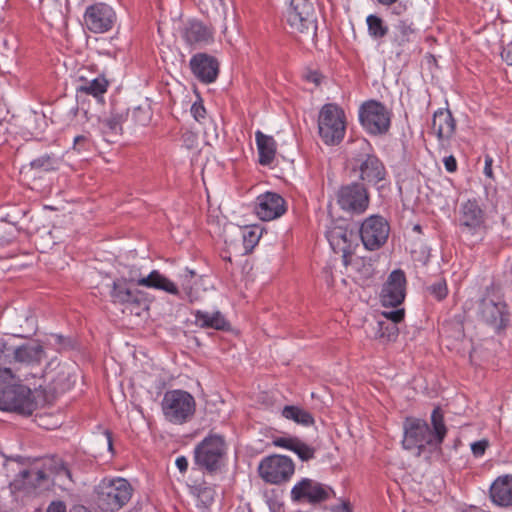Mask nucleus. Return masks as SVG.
<instances>
[{"instance_id":"f257e3e1","label":"nucleus","mask_w":512,"mask_h":512,"mask_svg":"<svg viewBox=\"0 0 512 512\" xmlns=\"http://www.w3.org/2000/svg\"><path fill=\"white\" fill-rule=\"evenodd\" d=\"M72 347L70 338L62 335H51L48 342L34 341V367L45 362L44 368L34 371V408L51 404L58 394L72 388L76 382V373L70 367L62 366L57 373L54 370L60 366L56 356H50L49 351H61Z\"/></svg>"},{"instance_id":"f03ea898","label":"nucleus","mask_w":512,"mask_h":512,"mask_svg":"<svg viewBox=\"0 0 512 512\" xmlns=\"http://www.w3.org/2000/svg\"><path fill=\"white\" fill-rule=\"evenodd\" d=\"M431 426L426 420L407 417L403 423L404 438L402 445L405 450H415L417 457L424 456L430 459L434 450H440L447 435V427L444 421V412L436 406L430 416Z\"/></svg>"},{"instance_id":"7ed1b4c3","label":"nucleus","mask_w":512,"mask_h":512,"mask_svg":"<svg viewBox=\"0 0 512 512\" xmlns=\"http://www.w3.org/2000/svg\"><path fill=\"white\" fill-rule=\"evenodd\" d=\"M133 488L128 480L103 478L93 490V502L100 512H117L131 499Z\"/></svg>"},{"instance_id":"20e7f679","label":"nucleus","mask_w":512,"mask_h":512,"mask_svg":"<svg viewBox=\"0 0 512 512\" xmlns=\"http://www.w3.org/2000/svg\"><path fill=\"white\" fill-rule=\"evenodd\" d=\"M34 490H50L55 479L67 488L74 483L72 473L63 460L56 456L34 457Z\"/></svg>"},{"instance_id":"39448f33","label":"nucleus","mask_w":512,"mask_h":512,"mask_svg":"<svg viewBox=\"0 0 512 512\" xmlns=\"http://www.w3.org/2000/svg\"><path fill=\"white\" fill-rule=\"evenodd\" d=\"M161 408L165 419L181 425L192 419L196 411L195 398L187 391L175 389L166 391Z\"/></svg>"},{"instance_id":"423d86ee","label":"nucleus","mask_w":512,"mask_h":512,"mask_svg":"<svg viewBox=\"0 0 512 512\" xmlns=\"http://www.w3.org/2000/svg\"><path fill=\"white\" fill-rule=\"evenodd\" d=\"M346 114L334 103L322 106L318 116V130L322 141L327 145L339 144L346 133Z\"/></svg>"},{"instance_id":"0eeeda50","label":"nucleus","mask_w":512,"mask_h":512,"mask_svg":"<svg viewBox=\"0 0 512 512\" xmlns=\"http://www.w3.org/2000/svg\"><path fill=\"white\" fill-rule=\"evenodd\" d=\"M479 317L495 330L504 329L510 319L507 304L500 291L494 286L488 287L478 303Z\"/></svg>"},{"instance_id":"6e6552de","label":"nucleus","mask_w":512,"mask_h":512,"mask_svg":"<svg viewBox=\"0 0 512 512\" xmlns=\"http://www.w3.org/2000/svg\"><path fill=\"white\" fill-rule=\"evenodd\" d=\"M227 446L223 436L209 434L194 449L195 464L209 473H215L222 465Z\"/></svg>"},{"instance_id":"1a4fd4ad","label":"nucleus","mask_w":512,"mask_h":512,"mask_svg":"<svg viewBox=\"0 0 512 512\" xmlns=\"http://www.w3.org/2000/svg\"><path fill=\"white\" fill-rule=\"evenodd\" d=\"M15 379L14 381H16ZM7 380L0 389V410L15 412L23 416L32 415V390L21 383Z\"/></svg>"},{"instance_id":"9d476101","label":"nucleus","mask_w":512,"mask_h":512,"mask_svg":"<svg viewBox=\"0 0 512 512\" xmlns=\"http://www.w3.org/2000/svg\"><path fill=\"white\" fill-rule=\"evenodd\" d=\"M358 117L364 130L371 135L385 134L390 128V112L379 101L364 102L359 107Z\"/></svg>"},{"instance_id":"9b49d317","label":"nucleus","mask_w":512,"mask_h":512,"mask_svg":"<svg viewBox=\"0 0 512 512\" xmlns=\"http://www.w3.org/2000/svg\"><path fill=\"white\" fill-rule=\"evenodd\" d=\"M285 19L294 31L311 36L316 35L317 19L314 7L308 0H291Z\"/></svg>"},{"instance_id":"f8f14e48","label":"nucleus","mask_w":512,"mask_h":512,"mask_svg":"<svg viewBox=\"0 0 512 512\" xmlns=\"http://www.w3.org/2000/svg\"><path fill=\"white\" fill-rule=\"evenodd\" d=\"M4 467L13 474L9 483L11 493L15 496L29 495L32 490V461L29 457L10 456L6 458Z\"/></svg>"},{"instance_id":"ddd939ff","label":"nucleus","mask_w":512,"mask_h":512,"mask_svg":"<svg viewBox=\"0 0 512 512\" xmlns=\"http://www.w3.org/2000/svg\"><path fill=\"white\" fill-rule=\"evenodd\" d=\"M459 227L461 234L472 242L483 239L486 233L484 211L476 200L463 203L460 210Z\"/></svg>"},{"instance_id":"4468645a","label":"nucleus","mask_w":512,"mask_h":512,"mask_svg":"<svg viewBox=\"0 0 512 512\" xmlns=\"http://www.w3.org/2000/svg\"><path fill=\"white\" fill-rule=\"evenodd\" d=\"M295 471L292 459L284 455H271L261 460L259 476L267 483L282 484L290 480Z\"/></svg>"},{"instance_id":"2eb2a0df","label":"nucleus","mask_w":512,"mask_h":512,"mask_svg":"<svg viewBox=\"0 0 512 512\" xmlns=\"http://www.w3.org/2000/svg\"><path fill=\"white\" fill-rule=\"evenodd\" d=\"M389 232L390 226L386 219L379 215H372L361 224L359 236L364 247L374 251L386 243Z\"/></svg>"},{"instance_id":"dca6fc26","label":"nucleus","mask_w":512,"mask_h":512,"mask_svg":"<svg viewBox=\"0 0 512 512\" xmlns=\"http://www.w3.org/2000/svg\"><path fill=\"white\" fill-rule=\"evenodd\" d=\"M333 493L332 488L313 479L303 478L291 490V500L294 503L319 504L328 500Z\"/></svg>"},{"instance_id":"f3484780","label":"nucleus","mask_w":512,"mask_h":512,"mask_svg":"<svg viewBox=\"0 0 512 512\" xmlns=\"http://www.w3.org/2000/svg\"><path fill=\"white\" fill-rule=\"evenodd\" d=\"M337 202L343 210L352 214H361L369 205L368 192L358 183L345 185L337 193Z\"/></svg>"},{"instance_id":"a211bd4d","label":"nucleus","mask_w":512,"mask_h":512,"mask_svg":"<svg viewBox=\"0 0 512 512\" xmlns=\"http://www.w3.org/2000/svg\"><path fill=\"white\" fill-rule=\"evenodd\" d=\"M116 14L111 6L96 3L86 8L84 22L87 29L93 33H105L112 29Z\"/></svg>"},{"instance_id":"6ab92c4d","label":"nucleus","mask_w":512,"mask_h":512,"mask_svg":"<svg viewBox=\"0 0 512 512\" xmlns=\"http://www.w3.org/2000/svg\"><path fill=\"white\" fill-rule=\"evenodd\" d=\"M406 295V276L401 269L394 270L388 276L381 290V302L386 307H397Z\"/></svg>"},{"instance_id":"aec40b11","label":"nucleus","mask_w":512,"mask_h":512,"mask_svg":"<svg viewBox=\"0 0 512 512\" xmlns=\"http://www.w3.org/2000/svg\"><path fill=\"white\" fill-rule=\"evenodd\" d=\"M286 201L278 193L266 192L256 198L254 211L259 219L270 221L286 212Z\"/></svg>"},{"instance_id":"412c9836","label":"nucleus","mask_w":512,"mask_h":512,"mask_svg":"<svg viewBox=\"0 0 512 512\" xmlns=\"http://www.w3.org/2000/svg\"><path fill=\"white\" fill-rule=\"evenodd\" d=\"M126 280L130 283H136L139 286L158 289L175 296H180L179 289L175 283L157 270H153L147 276H142L138 269H132Z\"/></svg>"},{"instance_id":"4be33fe9","label":"nucleus","mask_w":512,"mask_h":512,"mask_svg":"<svg viewBox=\"0 0 512 512\" xmlns=\"http://www.w3.org/2000/svg\"><path fill=\"white\" fill-rule=\"evenodd\" d=\"M190 68L193 75L202 83L215 82L219 73V63L206 53H197L190 59Z\"/></svg>"},{"instance_id":"5701e85b","label":"nucleus","mask_w":512,"mask_h":512,"mask_svg":"<svg viewBox=\"0 0 512 512\" xmlns=\"http://www.w3.org/2000/svg\"><path fill=\"white\" fill-rule=\"evenodd\" d=\"M181 37L191 47H202L213 40V33L210 27L197 19H189L183 23Z\"/></svg>"},{"instance_id":"b1692460","label":"nucleus","mask_w":512,"mask_h":512,"mask_svg":"<svg viewBox=\"0 0 512 512\" xmlns=\"http://www.w3.org/2000/svg\"><path fill=\"white\" fill-rule=\"evenodd\" d=\"M356 235L352 230L340 226L334 227L328 232V240L335 252H341L345 265L348 264L347 258L352 254L353 242Z\"/></svg>"},{"instance_id":"393cba45","label":"nucleus","mask_w":512,"mask_h":512,"mask_svg":"<svg viewBox=\"0 0 512 512\" xmlns=\"http://www.w3.org/2000/svg\"><path fill=\"white\" fill-rule=\"evenodd\" d=\"M491 501L500 507L512 506V475L497 477L490 486Z\"/></svg>"},{"instance_id":"a878e982","label":"nucleus","mask_w":512,"mask_h":512,"mask_svg":"<svg viewBox=\"0 0 512 512\" xmlns=\"http://www.w3.org/2000/svg\"><path fill=\"white\" fill-rule=\"evenodd\" d=\"M111 301L115 304H137L142 301V293L128 286L126 278L117 279L110 291Z\"/></svg>"},{"instance_id":"bb28decb","label":"nucleus","mask_w":512,"mask_h":512,"mask_svg":"<svg viewBox=\"0 0 512 512\" xmlns=\"http://www.w3.org/2000/svg\"><path fill=\"white\" fill-rule=\"evenodd\" d=\"M273 445L293 451L302 461H309L315 457V448L297 437H277L273 440Z\"/></svg>"},{"instance_id":"cd10ccee","label":"nucleus","mask_w":512,"mask_h":512,"mask_svg":"<svg viewBox=\"0 0 512 512\" xmlns=\"http://www.w3.org/2000/svg\"><path fill=\"white\" fill-rule=\"evenodd\" d=\"M195 317V325L204 329H215L220 331H227L230 329V323L220 311L213 313L196 310L193 312Z\"/></svg>"},{"instance_id":"c85d7f7f","label":"nucleus","mask_w":512,"mask_h":512,"mask_svg":"<svg viewBox=\"0 0 512 512\" xmlns=\"http://www.w3.org/2000/svg\"><path fill=\"white\" fill-rule=\"evenodd\" d=\"M0 379L3 382L15 380L21 382L22 379L13 372V354L11 343L5 338H0Z\"/></svg>"},{"instance_id":"c756f323","label":"nucleus","mask_w":512,"mask_h":512,"mask_svg":"<svg viewBox=\"0 0 512 512\" xmlns=\"http://www.w3.org/2000/svg\"><path fill=\"white\" fill-rule=\"evenodd\" d=\"M432 130L439 139L449 138L455 130V121L449 110H437L432 119Z\"/></svg>"},{"instance_id":"7c9ffc66","label":"nucleus","mask_w":512,"mask_h":512,"mask_svg":"<svg viewBox=\"0 0 512 512\" xmlns=\"http://www.w3.org/2000/svg\"><path fill=\"white\" fill-rule=\"evenodd\" d=\"M414 36L413 23L408 19H401L393 27L391 41L393 45L403 48L407 43L413 41Z\"/></svg>"},{"instance_id":"2f4dec72","label":"nucleus","mask_w":512,"mask_h":512,"mask_svg":"<svg viewBox=\"0 0 512 512\" xmlns=\"http://www.w3.org/2000/svg\"><path fill=\"white\" fill-rule=\"evenodd\" d=\"M126 118L127 115L123 112H113L100 120V128L109 141H113L114 137L121 134L122 124Z\"/></svg>"},{"instance_id":"473e14b6","label":"nucleus","mask_w":512,"mask_h":512,"mask_svg":"<svg viewBox=\"0 0 512 512\" xmlns=\"http://www.w3.org/2000/svg\"><path fill=\"white\" fill-rule=\"evenodd\" d=\"M255 142L259 154L258 160H274L277 144L272 136L266 135L262 131L257 130L255 132Z\"/></svg>"},{"instance_id":"72a5a7b5","label":"nucleus","mask_w":512,"mask_h":512,"mask_svg":"<svg viewBox=\"0 0 512 512\" xmlns=\"http://www.w3.org/2000/svg\"><path fill=\"white\" fill-rule=\"evenodd\" d=\"M360 178L371 184H377L383 180L386 175V170L383 162H362L360 167Z\"/></svg>"},{"instance_id":"f704fd0d","label":"nucleus","mask_w":512,"mask_h":512,"mask_svg":"<svg viewBox=\"0 0 512 512\" xmlns=\"http://www.w3.org/2000/svg\"><path fill=\"white\" fill-rule=\"evenodd\" d=\"M282 416L288 420H292L295 423L303 426H311L314 424V418L307 410L295 406L287 405L282 409Z\"/></svg>"},{"instance_id":"c9c22d12","label":"nucleus","mask_w":512,"mask_h":512,"mask_svg":"<svg viewBox=\"0 0 512 512\" xmlns=\"http://www.w3.org/2000/svg\"><path fill=\"white\" fill-rule=\"evenodd\" d=\"M13 354V372L18 371L17 365H29L32 362V347L28 344L15 346L11 344Z\"/></svg>"},{"instance_id":"e433bc0d","label":"nucleus","mask_w":512,"mask_h":512,"mask_svg":"<svg viewBox=\"0 0 512 512\" xmlns=\"http://www.w3.org/2000/svg\"><path fill=\"white\" fill-rule=\"evenodd\" d=\"M368 34L373 39H381L387 35L389 28L382 18L377 15L370 14L366 18Z\"/></svg>"},{"instance_id":"4c0bfd02","label":"nucleus","mask_w":512,"mask_h":512,"mask_svg":"<svg viewBox=\"0 0 512 512\" xmlns=\"http://www.w3.org/2000/svg\"><path fill=\"white\" fill-rule=\"evenodd\" d=\"M107 89V81L103 77H96L93 80L83 83L79 90L95 97L102 95Z\"/></svg>"},{"instance_id":"58836bf2","label":"nucleus","mask_w":512,"mask_h":512,"mask_svg":"<svg viewBox=\"0 0 512 512\" xmlns=\"http://www.w3.org/2000/svg\"><path fill=\"white\" fill-rule=\"evenodd\" d=\"M399 329L397 324L391 323L389 321H377V331L375 336L381 339H385L387 341L395 340L398 336Z\"/></svg>"},{"instance_id":"ea45409f","label":"nucleus","mask_w":512,"mask_h":512,"mask_svg":"<svg viewBox=\"0 0 512 512\" xmlns=\"http://www.w3.org/2000/svg\"><path fill=\"white\" fill-rule=\"evenodd\" d=\"M354 152H357L353 160H371L372 147L370 143L363 138L357 139L353 143Z\"/></svg>"},{"instance_id":"a19ab883","label":"nucleus","mask_w":512,"mask_h":512,"mask_svg":"<svg viewBox=\"0 0 512 512\" xmlns=\"http://www.w3.org/2000/svg\"><path fill=\"white\" fill-rule=\"evenodd\" d=\"M261 237V232L258 228H246L243 230L242 238L246 252L252 251L257 245Z\"/></svg>"},{"instance_id":"79ce46f5","label":"nucleus","mask_w":512,"mask_h":512,"mask_svg":"<svg viewBox=\"0 0 512 512\" xmlns=\"http://www.w3.org/2000/svg\"><path fill=\"white\" fill-rule=\"evenodd\" d=\"M427 291L436 300H438V301L443 300L448 294L446 281L443 279L436 281L435 283L427 286Z\"/></svg>"},{"instance_id":"37998d69","label":"nucleus","mask_w":512,"mask_h":512,"mask_svg":"<svg viewBox=\"0 0 512 512\" xmlns=\"http://www.w3.org/2000/svg\"><path fill=\"white\" fill-rule=\"evenodd\" d=\"M133 120L142 126L147 125L151 120V111L146 107H136L132 111Z\"/></svg>"},{"instance_id":"c03bdc74","label":"nucleus","mask_w":512,"mask_h":512,"mask_svg":"<svg viewBox=\"0 0 512 512\" xmlns=\"http://www.w3.org/2000/svg\"><path fill=\"white\" fill-rule=\"evenodd\" d=\"M34 423L44 429H54L58 426L57 422H52V417L49 415L37 413L34 415Z\"/></svg>"},{"instance_id":"a18cd8bd","label":"nucleus","mask_w":512,"mask_h":512,"mask_svg":"<svg viewBox=\"0 0 512 512\" xmlns=\"http://www.w3.org/2000/svg\"><path fill=\"white\" fill-rule=\"evenodd\" d=\"M191 115L198 123H204L206 119V109L202 104V101H196L192 104L190 109Z\"/></svg>"},{"instance_id":"49530a36","label":"nucleus","mask_w":512,"mask_h":512,"mask_svg":"<svg viewBox=\"0 0 512 512\" xmlns=\"http://www.w3.org/2000/svg\"><path fill=\"white\" fill-rule=\"evenodd\" d=\"M404 309H397L391 311L382 312V316L385 318L383 321H389L391 323L398 324L404 319Z\"/></svg>"},{"instance_id":"de8ad7c7","label":"nucleus","mask_w":512,"mask_h":512,"mask_svg":"<svg viewBox=\"0 0 512 512\" xmlns=\"http://www.w3.org/2000/svg\"><path fill=\"white\" fill-rule=\"evenodd\" d=\"M195 276H196V273L193 270H188V269H186L185 274L182 276L183 277L182 287L188 297L191 296V292H192L191 280Z\"/></svg>"},{"instance_id":"09e8293b","label":"nucleus","mask_w":512,"mask_h":512,"mask_svg":"<svg viewBox=\"0 0 512 512\" xmlns=\"http://www.w3.org/2000/svg\"><path fill=\"white\" fill-rule=\"evenodd\" d=\"M489 446V442L485 439L476 441L471 444V450L475 457H481L484 455L487 447Z\"/></svg>"},{"instance_id":"8fccbe9b","label":"nucleus","mask_w":512,"mask_h":512,"mask_svg":"<svg viewBox=\"0 0 512 512\" xmlns=\"http://www.w3.org/2000/svg\"><path fill=\"white\" fill-rule=\"evenodd\" d=\"M183 145L187 149H194L198 146V137L195 133L187 131L182 136Z\"/></svg>"},{"instance_id":"3c124183","label":"nucleus","mask_w":512,"mask_h":512,"mask_svg":"<svg viewBox=\"0 0 512 512\" xmlns=\"http://www.w3.org/2000/svg\"><path fill=\"white\" fill-rule=\"evenodd\" d=\"M47 512H66V505L63 501H52L47 507Z\"/></svg>"},{"instance_id":"603ef678","label":"nucleus","mask_w":512,"mask_h":512,"mask_svg":"<svg viewBox=\"0 0 512 512\" xmlns=\"http://www.w3.org/2000/svg\"><path fill=\"white\" fill-rule=\"evenodd\" d=\"M501 57L508 65L512 66V43L504 47Z\"/></svg>"},{"instance_id":"864d4df0","label":"nucleus","mask_w":512,"mask_h":512,"mask_svg":"<svg viewBox=\"0 0 512 512\" xmlns=\"http://www.w3.org/2000/svg\"><path fill=\"white\" fill-rule=\"evenodd\" d=\"M177 468L179 469V471L181 473H184L187 471V468H188V460L185 456H179L177 459H176V462H175Z\"/></svg>"},{"instance_id":"5fc2aeb1","label":"nucleus","mask_w":512,"mask_h":512,"mask_svg":"<svg viewBox=\"0 0 512 512\" xmlns=\"http://www.w3.org/2000/svg\"><path fill=\"white\" fill-rule=\"evenodd\" d=\"M88 144L87 138L85 136L79 135L74 138V149L81 150L84 145Z\"/></svg>"},{"instance_id":"6e6d98bb","label":"nucleus","mask_w":512,"mask_h":512,"mask_svg":"<svg viewBox=\"0 0 512 512\" xmlns=\"http://www.w3.org/2000/svg\"><path fill=\"white\" fill-rule=\"evenodd\" d=\"M332 512H352V507L349 502H343L340 505L334 506Z\"/></svg>"},{"instance_id":"4d7b16f0","label":"nucleus","mask_w":512,"mask_h":512,"mask_svg":"<svg viewBox=\"0 0 512 512\" xmlns=\"http://www.w3.org/2000/svg\"><path fill=\"white\" fill-rule=\"evenodd\" d=\"M306 78H307L308 81L313 82L315 84H319L320 83V74L318 72H316V71L309 72L306 75Z\"/></svg>"},{"instance_id":"13d9d810","label":"nucleus","mask_w":512,"mask_h":512,"mask_svg":"<svg viewBox=\"0 0 512 512\" xmlns=\"http://www.w3.org/2000/svg\"><path fill=\"white\" fill-rule=\"evenodd\" d=\"M445 168L448 172L453 173L457 170V162H444Z\"/></svg>"},{"instance_id":"bf43d9fd","label":"nucleus","mask_w":512,"mask_h":512,"mask_svg":"<svg viewBox=\"0 0 512 512\" xmlns=\"http://www.w3.org/2000/svg\"><path fill=\"white\" fill-rule=\"evenodd\" d=\"M69 512H90L85 506L83 505H74L70 508Z\"/></svg>"},{"instance_id":"052dcab7","label":"nucleus","mask_w":512,"mask_h":512,"mask_svg":"<svg viewBox=\"0 0 512 512\" xmlns=\"http://www.w3.org/2000/svg\"><path fill=\"white\" fill-rule=\"evenodd\" d=\"M484 173L488 177H492V162H485Z\"/></svg>"},{"instance_id":"680f3d73","label":"nucleus","mask_w":512,"mask_h":512,"mask_svg":"<svg viewBox=\"0 0 512 512\" xmlns=\"http://www.w3.org/2000/svg\"><path fill=\"white\" fill-rule=\"evenodd\" d=\"M105 437H106V441H107V445H108L109 450H112V446H113V444H112V435H111V433L108 430L105 431Z\"/></svg>"},{"instance_id":"e2e57ef3","label":"nucleus","mask_w":512,"mask_h":512,"mask_svg":"<svg viewBox=\"0 0 512 512\" xmlns=\"http://www.w3.org/2000/svg\"><path fill=\"white\" fill-rule=\"evenodd\" d=\"M398 0H377L379 4L382 6H391L395 4Z\"/></svg>"},{"instance_id":"0e129e2a","label":"nucleus","mask_w":512,"mask_h":512,"mask_svg":"<svg viewBox=\"0 0 512 512\" xmlns=\"http://www.w3.org/2000/svg\"><path fill=\"white\" fill-rule=\"evenodd\" d=\"M413 231H415V232H417V233H421V232H422V227H421V225H419V224H415V225L413 226Z\"/></svg>"},{"instance_id":"69168bd1","label":"nucleus","mask_w":512,"mask_h":512,"mask_svg":"<svg viewBox=\"0 0 512 512\" xmlns=\"http://www.w3.org/2000/svg\"><path fill=\"white\" fill-rule=\"evenodd\" d=\"M442 160H448V161H451V160H456L455 157L453 155H448V156H444L442 158Z\"/></svg>"},{"instance_id":"338daca9","label":"nucleus","mask_w":512,"mask_h":512,"mask_svg":"<svg viewBox=\"0 0 512 512\" xmlns=\"http://www.w3.org/2000/svg\"><path fill=\"white\" fill-rule=\"evenodd\" d=\"M0 512H12V511L0 508Z\"/></svg>"},{"instance_id":"774afa93","label":"nucleus","mask_w":512,"mask_h":512,"mask_svg":"<svg viewBox=\"0 0 512 512\" xmlns=\"http://www.w3.org/2000/svg\"><path fill=\"white\" fill-rule=\"evenodd\" d=\"M39 163H40L39 168H41V167H44V166H45V163H46V162H39Z\"/></svg>"}]
</instances>
